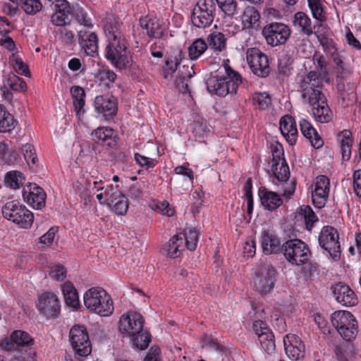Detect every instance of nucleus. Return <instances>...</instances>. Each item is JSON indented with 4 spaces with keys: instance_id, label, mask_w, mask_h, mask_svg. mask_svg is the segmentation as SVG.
I'll return each mask as SVG.
<instances>
[{
    "instance_id": "39",
    "label": "nucleus",
    "mask_w": 361,
    "mask_h": 361,
    "mask_svg": "<svg viewBox=\"0 0 361 361\" xmlns=\"http://www.w3.org/2000/svg\"><path fill=\"white\" fill-rule=\"evenodd\" d=\"M208 45L202 38L196 39L188 49V56L192 61L199 59L207 49Z\"/></svg>"
},
{
    "instance_id": "2",
    "label": "nucleus",
    "mask_w": 361,
    "mask_h": 361,
    "mask_svg": "<svg viewBox=\"0 0 361 361\" xmlns=\"http://www.w3.org/2000/svg\"><path fill=\"white\" fill-rule=\"evenodd\" d=\"M207 90L211 94L224 97L228 94H235L243 82L240 74L233 70L227 60L222 67L212 72L206 78Z\"/></svg>"
},
{
    "instance_id": "63",
    "label": "nucleus",
    "mask_w": 361,
    "mask_h": 361,
    "mask_svg": "<svg viewBox=\"0 0 361 361\" xmlns=\"http://www.w3.org/2000/svg\"><path fill=\"white\" fill-rule=\"evenodd\" d=\"M58 35L59 38L66 44H72L75 42L73 32L66 27L60 28Z\"/></svg>"
},
{
    "instance_id": "30",
    "label": "nucleus",
    "mask_w": 361,
    "mask_h": 361,
    "mask_svg": "<svg viewBox=\"0 0 361 361\" xmlns=\"http://www.w3.org/2000/svg\"><path fill=\"white\" fill-rule=\"evenodd\" d=\"M62 292L66 304L73 308H78L80 305V300L78 291L73 284L69 281L62 285Z\"/></svg>"
},
{
    "instance_id": "13",
    "label": "nucleus",
    "mask_w": 361,
    "mask_h": 361,
    "mask_svg": "<svg viewBox=\"0 0 361 361\" xmlns=\"http://www.w3.org/2000/svg\"><path fill=\"white\" fill-rule=\"evenodd\" d=\"M290 30L286 25L281 23H272L262 30V35L268 44L276 47L284 44L289 37Z\"/></svg>"
},
{
    "instance_id": "49",
    "label": "nucleus",
    "mask_w": 361,
    "mask_h": 361,
    "mask_svg": "<svg viewBox=\"0 0 361 361\" xmlns=\"http://www.w3.org/2000/svg\"><path fill=\"white\" fill-rule=\"evenodd\" d=\"M262 348L268 353L271 354L275 350L274 336L271 331L267 334H261L258 338Z\"/></svg>"
},
{
    "instance_id": "16",
    "label": "nucleus",
    "mask_w": 361,
    "mask_h": 361,
    "mask_svg": "<svg viewBox=\"0 0 361 361\" xmlns=\"http://www.w3.org/2000/svg\"><path fill=\"white\" fill-rule=\"evenodd\" d=\"M94 107L96 112L109 121L112 119L117 114L118 101L112 95H98L94 98Z\"/></svg>"
},
{
    "instance_id": "43",
    "label": "nucleus",
    "mask_w": 361,
    "mask_h": 361,
    "mask_svg": "<svg viewBox=\"0 0 361 361\" xmlns=\"http://www.w3.org/2000/svg\"><path fill=\"white\" fill-rule=\"evenodd\" d=\"M25 178L22 173L16 171H9L5 177V183L13 189L19 188L23 184Z\"/></svg>"
},
{
    "instance_id": "47",
    "label": "nucleus",
    "mask_w": 361,
    "mask_h": 361,
    "mask_svg": "<svg viewBox=\"0 0 361 361\" xmlns=\"http://www.w3.org/2000/svg\"><path fill=\"white\" fill-rule=\"evenodd\" d=\"M75 18L79 24L83 25L85 27L84 28H90L92 27L91 19L88 18L87 14L84 9L79 6L73 7L72 13V18Z\"/></svg>"
},
{
    "instance_id": "56",
    "label": "nucleus",
    "mask_w": 361,
    "mask_h": 361,
    "mask_svg": "<svg viewBox=\"0 0 361 361\" xmlns=\"http://www.w3.org/2000/svg\"><path fill=\"white\" fill-rule=\"evenodd\" d=\"M10 61L12 63L15 68L17 69L19 73L25 76L30 75V71L27 66H26L22 59L15 53H13L10 57Z\"/></svg>"
},
{
    "instance_id": "26",
    "label": "nucleus",
    "mask_w": 361,
    "mask_h": 361,
    "mask_svg": "<svg viewBox=\"0 0 361 361\" xmlns=\"http://www.w3.org/2000/svg\"><path fill=\"white\" fill-rule=\"evenodd\" d=\"M259 196L262 204L270 211L277 209L283 203L282 199L276 192L270 191L266 188L259 189Z\"/></svg>"
},
{
    "instance_id": "42",
    "label": "nucleus",
    "mask_w": 361,
    "mask_h": 361,
    "mask_svg": "<svg viewBox=\"0 0 361 361\" xmlns=\"http://www.w3.org/2000/svg\"><path fill=\"white\" fill-rule=\"evenodd\" d=\"M271 170L276 179L281 183L286 182L290 177L289 167L286 160L277 166L271 165Z\"/></svg>"
},
{
    "instance_id": "17",
    "label": "nucleus",
    "mask_w": 361,
    "mask_h": 361,
    "mask_svg": "<svg viewBox=\"0 0 361 361\" xmlns=\"http://www.w3.org/2000/svg\"><path fill=\"white\" fill-rule=\"evenodd\" d=\"M25 202L34 209H41L45 206L46 193L44 190L36 183H30L23 188L22 191Z\"/></svg>"
},
{
    "instance_id": "27",
    "label": "nucleus",
    "mask_w": 361,
    "mask_h": 361,
    "mask_svg": "<svg viewBox=\"0 0 361 361\" xmlns=\"http://www.w3.org/2000/svg\"><path fill=\"white\" fill-rule=\"evenodd\" d=\"M140 24L141 27L147 31V35L150 37L159 39L164 35V27L157 18H142L140 20Z\"/></svg>"
},
{
    "instance_id": "15",
    "label": "nucleus",
    "mask_w": 361,
    "mask_h": 361,
    "mask_svg": "<svg viewBox=\"0 0 361 361\" xmlns=\"http://www.w3.org/2000/svg\"><path fill=\"white\" fill-rule=\"evenodd\" d=\"M37 308L47 318L56 317L60 313L59 299L55 294L50 292H45L39 295Z\"/></svg>"
},
{
    "instance_id": "9",
    "label": "nucleus",
    "mask_w": 361,
    "mask_h": 361,
    "mask_svg": "<svg viewBox=\"0 0 361 361\" xmlns=\"http://www.w3.org/2000/svg\"><path fill=\"white\" fill-rule=\"evenodd\" d=\"M70 342L75 353L80 357H86L92 352V345L87 329L80 325L73 326L69 333Z\"/></svg>"
},
{
    "instance_id": "4",
    "label": "nucleus",
    "mask_w": 361,
    "mask_h": 361,
    "mask_svg": "<svg viewBox=\"0 0 361 361\" xmlns=\"http://www.w3.org/2000/svg\"><path fill=\"white\" fill-rule=\"evenodd\" d=\"M84 305L91 312L102 317H109L114 312V303L105 290L93 287L87 290L83 297Z\"/></svg>"
},
{
    "instance_id": "58",
    "label": "nucleus",
    "mask_w": 361,
    "mask_h": 361,
    "mask_svg": "<svg viewBox=\"0 0 361 361\" xmlns=\"http://www.w3.org/2000/svg\"><path fill=\"white\" fill-rule=\"evenodd\" d=\"M271 151L272 154V165L277 166L279 164H281L283 160H285L283 149L281 145H271Z\"/></svg>"
},
{
    "instance_id": "33",
    "label": "nucleus",
    "mask_w": 361,
    "mask_h": 361,
    "mask_svg": "<svg viewBox=\"0 0 361 361\" xmlns=\"http://www.w3.org/2000/svg\"><path fill=\"white\" fill-rule=\"evenodd\" d=\"M293 25L300 29L301 32L310 37L313 34L312 20L310 17L303 12H297L294 15Z\"/></svg>"
},
{
    "instance_id": "57",
    "label": "nucleus",
    "mask_w": 361,
    "mask_h": 361,
    "mask_svg": "<svg viewBox=\"0 0 361 361\" xmlns=\"http://www.w3.org/2000/svg\"><path fill=\"white\" fill-rule=\"evenodd\" d=\"M134 158L138 165L145 167L146 169L154 168L158 163L157 159L143 156L139 153H135Z\"/></svg>"
},
{
    "instance_id": "18",
    "label": "nucleus",
    "mask_w": 361,
    "mask_h": 361,
    "mask_svg": "<svg viewBox=\"0 0 361 361\" xmlns=\"http://www.w3.org/2000/svg\"><path fill=\"white\" fill-rule=\"evenodd\" d=\"M329 179L324 175L317 176L314 181V190L312 192V200L314 207H323L328 199L329 192Z\"/></svg>"
},
{
    "instance_id": "1",
    "label": "nucleus",
    "mask_w": 361,
    "mask_h": 361,
    "mask_svg": "<svg viewBox=\"0 0 361 361\" xmlns=\"http://www.w3.org/2000/svg\"><path fill=\"white\" fill-rule=\"evenodd\" d=\"M322 82L316 72L310 71L302 80L300 88L302 98L307 102L312 109L316 121L325 123L333 118V113L329 109L326 99L322 92Z\"/></svg>"
},
{
    "instance_id": "12",
    "label": "nucleus",
    "mask_w": 361,
    "mask_h": 361,
    "mask_svg": "<svg viewBox=\"0 0 361 361\" xmlns=\"http://www.w3.org/2000/svg\"><path fill=\"white\" fill-rule=\"evenodd\" d=\"M275 269L269 264H263L255 273L254 284L260 294L269 293L276 281Z\"/></svg>"
},
{
    "instance_id": "55",
    "label": "nucleus",
    "mask_w": 361,
    "mask_h": 361,
    "mask_svg": "<svg viewBox=\"0 0 361 361\" xmlns=\"http://www.w3.org/2000/svg\"><path fill=\"white\" fill-rule=\"evenodd\" d=\"M221 10L228 16H233L236 10L235 0H216Z\"/></svg>"
},
{
    "instance_id": "40",
    "label": "nucleus",
    "mask_w": 361,
    "mask_h": 361,
    "mask_svg": "<svg viewBox=\"0 0 361 361\" xmlns=\"http://www.w3.org/2000/svg\"><path fill=\"white\" fill-rule=\"evenodd\" d=\"M183 238V245L185 248L190 251L196 249L198 242V233L196 230L192 228H187L183 233H180Z\"/></svg>"
},
{
    "instance_id": "21",
    "label": "nucleus",
    "mask_w": 361,
    "mask_h": 361,
    "mask_svg": "<svg viewBox=\"0 0 361 361\" xmlns=\"http://www.w3.org/2000/svg\"><path fill=\"white\" fill-rule=\"evenodd\" d=\"M283 344L286 353L290 359L298 360L303 357L305 345L298 336L287 334L283 338Z\"/></svg>"
},
{
    "instance_id": "25",
    "label": "nucleus",
    "mask_w": 361,
    "mask_h": 361,
    "mask_svg": "<svg viewBox=\"0 0 361 361\" xmlns=\"http://www.w3.org/2000/svg\"><path fill=\"white\" fill-rule=\"evenodd\" d=\"M299 125L302 134L309 140L312 147L319 149L323 146V140L307 119L301 118L299 121Z\"/></svg>"
},
{
    "instance_id": "31",
    "label": "nucleus",
    "mask_w": 361,
    "mask_h": 361,
    "mask_svg": "<svg viewBox=\"0 0 361 361\" xmlns=\"http://www.w3.org/2000/svg\"><path fill=\"white\" fill-rule=\"evenodd\" d=\"M227 39L224 34L219 31L211 32L207 37L208 47L215 52H221L226 49Z\"/></svg>"
},
{
    "instance_id": "22",
    "label": "nucleus",
    "mask_w": 361,
    "mask_h": 361,
    "mask_svg": "<svg viewBox=\"0 0 361 361\" xmlns=\"http://www.w3.org/2000/svg\"><path fill=\"white\" fill-rule=\"evenodd\" d=\"M331 290L336 301L342 305L351 307L357 304V296L348 286L339 283L332 286Z\"/></svg>"
},
{
    "instance_id": "54",
    "label": "nucleus",
    "mask_w": 361,
    "mask_h": 361,
    "mask_svg": "<svg viewBox=\"0 0 361 361\" xmlns=\"http://www.w3.org/2000/svg\"><path fill=\"white\" fill-rule=\"evenodd\" d=\"M128 206L129 204L128 200L123 195L122 197L117 200L116 202H114L112 205L109 206V207L111 208V210L116 214L119 215H124L127 212Z\"/></svg>"
},
{
    "instance_id": "28",
    "label": "nucleus",
    "mask_w": 361,
    "mask_h": 361,
    "mask_svg": "<svg viewBox=\"0 0 361 361\" xmlns=\"http://www.w3.org/2000/svg\"><path fill=\"white\" fill-rule=\"evenodd\" d=\"M114 134V130L106 127L98 128L92 132V136L97 139L95 142L109 148L116 146V136Z\"/></svg>"
},
{
    "instance_id": "59",
    "label": "nucleus",
    "mask_w": 361,
    "mask_h": 361,
    "mask_svg": "<svg viewBox=\"0 0 361 361\" xmlns=\"http://www.w3.org/2000/svg\"><path fill=\"white\" fill-rule=\"evenodd\" d=\"M175 174L184 176L188 178V180L185 178L184 181L188 182L189 185H192L194 180V173L192 169L185 166H178L174 168Z\"/></svg>"
},
{
    "instance_id": "11",
    "label": "nucleus",
    "mask_w": 361,
    "mask_h": 361,
    "mask_svg": "<svg viewBox=\"0 0 361 361\" xmlns=\"http://www.w3.org/2000/svg\"><path fill=\"white\" fill-rule=\"evenodd\" d=\"M247 61L252 73L262 78L267 77L271 71L267 56L259 49L253 47L247 50Z\"/></svg>"
},
{
    "instance_id": "36",
    "label": "nucleus",
    "mask_w": 361,
    "mask_h": 361,
    "mask_svg": "<svg viewBox=\"0 0 361 361\" xmlns=\"http://www.w3.org/2000/svg\"><path fill=\"white\" fill-rule=\"evenodd\" d=\"M259 18V13L254 6H247L242 15V23L244 28H252L258 23Z\"/></svg>"
},
{
    "instance_id": "44",
    "label": "nucleus",
    "mask_w": 361,
    "mask_h": 361,
    "mask_svg": "<svg viewBox=\"0 0 361 361\" xmlns=\"http://www.w3.org/2000/svg\"><path fill=\"white\" fill-rule=\"evenodd\" d=\"M55 11L63 16L69 24L72 20L73 7H71L67 0H56L54 3Z\"/></svg>"
},
{
    "instance_id": "37",
    "label": "nucleus",
    "mask_w": 361,
    "mask_h": 361,
    "mask_svg": "<svg viewBox=\"0 0 361 361\" xmlns=\"http://www.w3.org/2000/svg\"><path fill=\"white\" fill-rule=\"evenodd\" d=\"M183 68L187 69V73L179 71L178 77L175 80V85L178 87L180 92L182 93H186L189 91L188 90V81L193 76L195 72L192 71V67L189 66H183Z\"/></svg>"
},
{
    "instance_id": "35",
    "label": "nucleus",
    "mask_w": 361,
    "mask_h": 361,
    "mask_svg": "<svg viewBox=\"0 0 361 361\" xmlns=\"http://www.w3.org/2000/svg\"><path fill=\"white\" fill-rule=\"evenodd\" d=\"M33 221V213L23 205L13 223L17 225L20 228L28 229L31 228Z\"/></svg>"
},
{
    "instance_id": "7",
    "label": "nucleus",
    "mask_w": 361,
    "mask_h": 361,
    "mask_svg": "<svg viewBox=\"0 0 361 361\" xmlns=\"http://www.w3.org/2000/svg\"><path fill=\"white\" fill-rule=\"evenodd\" d=\"M215 11L213 0H199L192 12V24L198 28L209 27L214 20Z\"/></svg>"
},
{
    "instance_id": "3",
    "label": "nucleus",
    "mask_w": 361,
    "mask_h": 361,
    "mask_svg": "<svg viewBox=\"0 0 361 361\" xmlns=\"http://www.w3.org/2000/svg\"><path fill=\"white\" fill-rule=\"evenodd\" d=\"M118 23H108L104 25V32L109 44L105 49V57L118 69L126 68L130 65L127 54V45L124 35Z\"/></svg>"
},
{
    "instance_id": "6",
    "label": "nucleus",
    "mask_w": 361,
    "mask_h": 361,
    "mask_svg": "<svg viewBox=\"0 0 361 361\" xmlns=\"http://www.w3.org/2000/svg\"><path fill=\"white\" fill-rule=\"evenodd\" d=\"M331 323L342 338L348 341L357 334V324L354 316L348 311H336L331 315Z\"/></svg>"
},
{
    "instance_id": "19",
    "label": "nucleus",
    "mask_w": 361,
    "mask_h": 361,
    "mask_svg": "<svg viewBox=\"0 0 361 361\" xmlns=\"http://www.w3.org/2000/svg\"><path fill=\"white\" fill-rule=\"evenodd\" d=\"M78 43L85 54L95 56L98 54V37L88 28H82L78 31Z\"/></svg>"
},
{
    "instance_id": "41",
    "label": "nucleus",
    "mask_w": 361,
    "mask_h": 361,
    "mask_svg": "<svg viewBox=\"0 0 361 361\" xmlns=\"http://www.w3.org/2000/svg\"><path fill=\"white\" fill-rule=\"evenodd\" d=\"M130 338L133 347L139 350L146 349L151 340L150 334L144 331L143 329L139 333L135 334V336H130Z\"/></svg>"
},
{
    "instance_id": "8",
    "label": "nucleus",
    "mask_w": 361,
    "mask_h": 361,
    "mask_svg": "<svg viewBox=\"0 0 361 361\" xmlns=\"http://www.w3.org/2000/svg\"><path fill=\"white\" fill-rule=\"evenodd\" d=\"M337 229L331 226H324L319 235V245L326 250L331 258L336 261L340 258L341 245Z\"/></svg>"
},
{
    "instance_id": "60",
    "label": "nucleus",
    "mask_w": 361,
    "mask_h": 361,
    "mask_svg": "<svg viewBox=\"0 0 361 361\" xmlns=\"http://www.w3.org/2000/svg\"><path fill=\"white\" fill-rule=\"evenodd\" d=\"M9 86L13 90L16 92H25L27 89V84L23 79L18 76L14 75L9 79Z\"/></svg>"
},
{
    "instance_id": "29",
    "label": "nucleus",
    "mask_w": 361,
    "mask_h": 361,
    "mask_svg": "<svg viewBox=\"0 0 361 361\" xmlns=\"http://www.w3.org/2000/svg\"><path fill=\"white\" fill-rule=\"evenodd\" d=\"M343 160L348 161L351 157L353 138L349 130H344L337 135Z\"/></svg>"
},
{
    "instance_id": "51",
    "label": "nucleus",
    "mask_w": 361,
    "mask_h": 361,
    "mask_svg": "<svg viewBox=\"0 0 361 361\" xmlns=\"http://www.w3.org/2000/svg\"><path fill=\"white\" fill-rule=\"evenodd\" d=\"M300 214L303 216L307 229L311 230L313 224L318 221L312 209L308 205L300 207Z\"/></svg>"
},
{
    "instance_id": "52",
    "label": "nucleus",
    "mask_w": 361,
    "mask_h": 361,
    "mask_svg": "<svg viewBox=\"0 0 361 361\" xmlns=\"http://www.w3.org/2000/svg\"><path fill=\"white\" fill-rule=\"evenodd\" d=\"M314 65L319 75L326 81H328L329 66L326 58L324 56H314Z\"/></svg>"
},
{
    "instance_id": "45",
    "label": "nucleus",
    "mask_w": 361,
    "mask_h": 361,
    "mask_svg": "<svg viewBox=\"0 0 361 361\" xmlns=\"http://www.w3.org/2000/svg\"><path fill=\"white\" fill-rule=\"evenodd\" d=\"M123 194L120 190L118 185H113L112 184L107 185L104 190L105 201H106V205L109 207L112 205L114 202H116L117 200L122 197Z\"/></svg>"
},
{
    "instance_id": "50",
    "label": "nucleus",
    "mask_w": 361,
    "mask_h": 361,
    "mask_svg": "<svg viewBox=\"0 0 361 361\" xmlns=\"http://www.w3.org/2000/svg\"><path fill=\"white\" fill-rule=\"evenodd\" d=\"M21 5L22 9L29 15H35L40 11L42 4L39 0H17Z\"/></svg>"
},
{
    "instance_id": "38",
    "label": "nucleus",
    "mask_w": 361,
    "mask_h": 361,
    "mask_svg": "<svg viewBox=\"0 0 361 361\" xmlns=\"http://www.w3.org/2000/svg\"><path fill=\"white\" fill-rule=\"evenodd\" d=\"M23 204L16 200L9 201L2 207V215L6 219L13 222Z\"/></svg>"
},
{
    "instance_id": "53",
    "label": "nucleus",
    "mask_w": 361,
    "mask_h": 361,
    "mask_svg": "<svg viewBox=\"0 0 361 361\" xmlns=\"http://www.w3.org/2000/svg\"><path fill=\"white\" fill-rule=\"evenodd\" d=\"M22 152L24 158L28 165L35 164L37 159L36 152L34 146L32 144L26 143L22 147Z\"/></svg>"
},
{
    "instance_id": "64",
    "label": "nucleus",
    "mask_w": 361,
    "mask_h": 361,
    "mask_svg": "<svg viewBox=\"0 0 361 361\" xmlns=\"http://www.w3.org/2000/svg\"><path fill=\"white\" fill-rule=\"evenodd\" d=\"M99 79L106 84L112 83L116 78V74L111 70L103 68L98 73Z\"/></svg>"
},
{
    "instance_id": "14",
    "label": "nucleus",
    "mask_w": 361,
    "mask_h": 361,
    "mask_svg": "<svg viewBox=\"0 0 361 361\" xmlns=\"http://www.w3.org/2000/svg\"><path fill=\"white\" fill-rule=\"evenodd\" d=\"M143 317L135 312H128L123 314L119 320V331L130 337L135 336L143 329Z\"/></svg>"
},
{
    "instance_id": "46",
    "label": "nucleus",
    "mask_w": 361,
    "mask_h": 361,
    "mask_svg": "<svg viewBox=\"0 0 361 361\" xmlns=\"http://www.w3.org/2000/svg\"><path fill=\"white\" fill-rule=\"evenodd\" d=\"M307 4L313 18L320 22L324 21L325 16L322 0H307Z\"/></svg>"
},
{
    "instance_id": "20",
    "label": "nucleus",
    "mask_w": 361,
    "mask_h": 361,
    "mask_svg": "<svg viewBox=\"0 0 361 361\" xmlns=\"http://www.w3.org/2000/svg\"><path fill=\"white\" fill-rule=\"evenodd\" d=\"M260 245L263 253L267 255L279 253L283 250L280 238L269 230L262 232Z\"/></svg>"
},
{
    "instance_id": "32",
    "label": "nucleus",
    "mask_w": 361,
    "mask_h": 361,
    "mask_svg": "<svg viewBox=\"0 0 361 361\" xmlns=\"http://www.w3.org/2000/svg\"><path fill=\"white\" fill-rule=\"evenodd\" d=\"M71 94L73 100V106L76 112V115L78 116H80L85 112L83 109L85 103V90L82 87L80 86H73L71 89Z\"/></svg>"
},
{
    "instance_id": "48",
    "label": "nucleus",
    "mask_w": 361,
    "mask_h": 361,
    "mask_svg": "<svg viewBox=\"0 0 361 361\" xmlns=\"http://www.w3.org/2000/svg\"><path fill=\"white\" fill-rule=\"evenodd\" d=\"M334 353L338 361H348L353 354V345L348 343L337 345Z\"/></svg>"
},
{
    "instance_id": "62",
    "label": "nucleus",
    "mask_w": 361,
    "mask_h": 361,
    "mask_svg": "<svg viewBox=\"0 0 361 361\" xmlns=\"http://www.w3.org/2000/svg\"><path fill=\"white\" fill-rule=\"evenodd\" d=\"M50 276L56 281H62L66 276V270L63 266L55 264L51 268Z\"/></svg>"
},
{
    "instance_id": "5",
    "label": "nucleus",
    "mask_w": 361,
    "mask_h": 361,
    "mask_svg": "<svg viewBox=\"0 0 361 361\" xmlns=\"http://www.w3.org/2000/svg\"><path fill=\"white\" fill-rule=\"evenodd\" d=\"M281 252L285 259L294 266L307 264L312 255L308 245L298 238L290 239L283 243Z\"/></svg>"
},
{
    "instance_id": "34",
    "label": "nucleus",
    "mask_w": 361,
    "mask_h": 361,
    "mask_svg": "<svg viewBox=\"0 0 361 361\" xmlns=\"http://www.w3.org/2000/svg\"><path fill=\"white\" fill-rule=\"evenodd\" d=\"M16 125V121L5 106L0 104V133H8L13 130Z\"/></svg>"
},
{
    "instance_id": "23",
    "label": "nucleus",
    "mask_w": 361,
    "mask_h": 361,
    "mask_svg": "<svg viewBox=\"0 0 361 361\" xmlns=\"http://www.w3.org/2000/svg\"><path fill=\"white\" fill-rule=\"evenodd\" d=\"M279 128L286 141L290 145H295L298 137V130L295 119L289 115L283 116L280 121Z\"/></svg>"
},
{
    "instance_id": "61",
    "label": "nucleus",
    "mask_w": 361,
    "mask_h": 361,
    "mask_svg": "<svg viewBox=\"0 0 361 361\" xmlns=\"http://www.w3.org/2000/svg\"><path fill=\"white\" fill-rule=\"evenodd\" d=\"M251 183L250 180L247 182L245 186V197L247 201V215L249 217V220L252 218V214L253 211V198L251 192Z\"/></svg>"
},
{
    "instance_id": "10",
    "label": "nucleus",
    "mask_w": 361,
    "mask_h": 361,
    "mask_svg": "<svg viewBox=\"0 0 361 361\" xmlns=\"http://www.w3.org/2000/svg\"><path fill=\"white\" fill-rule=\"evenodd\" d=\"M34 344V339L27 332L22 330L14 331L8 338L0 342V348L6 351L17 350L27 351Z\"/></svg>"
},
{
    "instance_id": "24",
    "label": "nucleus",
    "mask_w": 361,
    "mask_h": 361,
    "mask_svg": "<svg viewBox=\"0 0 361 361\" xmlns=\"http://www.w3.org/2000/svg\"><path fill=\"white\" fill-rule=\"evenodd\" d=\"M185 250L183 238L181 234H176L171 237L169 242L161 248V253L170 258H176L181 255Z\"/></svg>"
}]
</instances>
